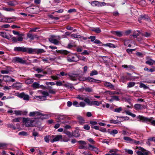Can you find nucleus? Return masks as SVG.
I'll use <instances>...</instances> for the list:
<instances>
[{"mask_svg":"<svg viewBox=\"0 0 155 155\" xmlns=\"http://www.w3.org/2000/svg\"><path fill=\"white\" fill-rule=\"evenodd\" d=\"M125 152L128 153V154H130L132 155L133 154V151L129 149H124Z\"/></svg>","mask_w":155,"mask_h":155,"instance_id":"nucleus-47","label":"nucleus"},{"mask_svg":"<svg viewBox=\"0 0 155 155\" xmlns=\"http://www.w3.org/2000/svg\"><path fill=\"white\" fill-rule=\"evenodd\" d=\"M61 76L59 74H58L56 75L52 76L51 77V78L54 80H58L60 78Z\"/></svg>","mask_w":155,"mask_h":155,"instance_id":"nucleus-42","label":"nucleus"},{"mask_svg":"<svg viewBox=\"0 0 155 155\" xmlns=\"http://www.w3.org/2000/svg\"><path fill=\"white\" fill-rule=\"evenodd\" d=\"M77 142L79 143V144L81 145H85L86 144L85 142L83 140H79Z\"/></svg>","mask_w":155,"mask_h":155,"instance_id":"nucleus-57","label":"nucleus"},{"mask_svg":"<svg viewBox=\"0 0 155 155\" xmlns=\"http://www.w3.org/2000/svg\"><path fill=\"white\" fill-rule=\"evenodd\" d=\"M88 140L90 143L92 144H94L95 143V141L93 140V139L91 138H89L88 139Z\"/></svg>","mask_w":155,"mask_h":155,"instance_id":"nucleus-60","label":"nucleus"},{"mask_svg":"<svg viewBox=\"0 0 155 155\" xmlns=\"http://www.w3.org/2000/svg\"><path fill=\"white\" fill-rule=\"evenodd\" d=\"M80 136V134L79 132L77 130H75L71 134L70 132H68V137H79Z\"/></svg>","mask_w":155,"mask_h":155,"instance_id":"nucleus-17","label":"nucleus"},{"mask_svg":"<svg viewBox=\"0 0 155 155\" xmlns=\"http://www.w3.org/2000/svg\"><path fill=\"white\" fill-rule=\"evenodd\" d=\"M48 89V92L49 93L53 94H55L56 91L55 90L52 89L51 87H49Z\"/></svg>","mask_w":155,"mask_h":155,"instance_id":"nucleus-31","label":"nucleus"},{"mask_svg":"<svg viewBox=\"0 0 155 155\" xmlns=\"http://www.w3.org/2000/svg\"><path fill=\"white\" fill-rule=\"evenodd\" d=\"M3 10L6 11L8 12H12L15 11V9H14L11 8H7L4 7L3 8Z\"/></svg>","mask_w":155,"mask_h":155,"instance_id":"nucleus-45","label":"nucleus"},{"mask_svg":"<svg viewBox=\"0 0 155 155\" xmlns=\"http://www.w3.org/2000/svg\"><path fill=\"white\" fill-rule=\"evenodd\" d=\"M78 60L79 58L76 55L73 54H68L69 61L76 62Z\"/></svg>","mask_w":155,"mask_h":155,"instance_id":"nucleus-11","label":"nucleus"},{"mask_svg":"<svg viewBox=\"0 0 155 155\" xmlns=\"http://www.w3.org/2000/svg\"><path fill=\"white\" fill-rule=\"evenodd\" d=\"M100 2L97 1H94L92 2L91 3V4L93 6H100Z\"/></svg>","mask_w":155,"mask_h":155,"instance_id":"nucleus-30","label":"nucleus"},{"mask_svg":"<svg viewBox=\"0 0 155 155\" xmlns=\"http://www.w3.org/2000/svg\"><path fill=\"white\" fill-rule=\"evenodd\" d=\"M83 127H84V129L87 130H89L90 128V126H89L87 124H85V125H84Z\"/></svg>","mask_w":155,"mask_h":155,"instance_id":"nucleus-63","label":"nucleus"},{"mask_svg":"<svg viewBox=\"0 0 155 155\" xmlns=\"http://www.w3.org/2000/svg\"><path fill=\"white\" fill-rule=\"evenodd\" d=\"M7 4L11 6H15L18 4V2L16 0L10 1L7 2Z\"/></svg>","mask_w":155,"mask_h":155,"instance_id":"nucleus-23","label":"nucleus"},{"mask_svg":"<svg viewBox=\"0 0 155 155\" xmlns=\"http://www.w3.org/2000/svg\"><path fill=\"white\" fill-rule=\"evenodd\" d=\"M30 48H26L24 47H14V51L15 52H25L30 54Z\"/></svg>","mask_w":155,"mask_h":155,"instance_id":"nucleus-1","label":"nucleus"},{"mask_svg":"<svg viewBox=\"0 0 155 155\" xmlns=\"http://www.w3.org/2000/svg\"><path fill=\"white\" fill-rule=\"evenodd\" d=\"M18 36L17 37H12V41L15 43H17L18 42L22 41L23 40V35L21 34Z\"/></svg>","mask_w":155,"mask_h":155,"instance_id":"nucleus-10","label":"nucleus"},{"mask_svg":"<svg viewBox=\"0 0 155 155\" xmlns=\"http://www.w3.org/2000/svg\"><path fill=\"white\" fill-rule=\"evenodd\" d=\"M142 35L146 37H149L151 35V34L150 33L146 32L144 34H142Z\"/></svg>","mask_w":155,"mask_h":155,"instance_id":"nucleus-54","label":"nucleus"},{"mask_svg":"<svg viewBox=\"0 0 155 155\" xmlns=\"http://www.w3.org/2000/svg\"><path fill=\"white\" fill-rule=\"evenodd\" d=\"M91 31L97 33H99L101 32V30L99 28H94L91 29Z\"/></svg>","mask_w":155,"mask_h":155,"instance_id":"nucleus-33","label":"nucleus"},{"mask_svg":"<svg viewBox=\"0 0 155 155\" xmlns=\"http://www.w3.org/2000/svg\"><path fill=\"white\" fill-rule=\"evenodd\" d=\"M0 35L3 38L7 39H9L8 36L7 35L6 33L4 32H0Z\"/></svg>","mask_w":155,"mask_h":155,"instance_id":"nucleus-34","label":"nucleus"},{"mask_svg":"<svg viewBox=\"0 0 155 155\" xmlns=\"http://www.w3.org/2000/svg\"><path fill=\"white\" fill-rule=\"evenodd\" d=\"M131 74L129 73H128L127 75L125 77L126 79L129 80H133V77L130 76Z\"/></svg>","mask_w":155,"mask_h":155,"instance_id":"nucleus-43","label":"nucleus"},{"mask_svg":"<svg viewBox=\"0 0 155 155\" xmlns=\"http://www.w3.org/2000/svg\"><path fill=\"white\" fill-rule=\"evenodd\" d=\"M29 116L31 117H37V118H40L42 116H44V114L38 111H35L30 112Z\"/></svg>","mask_w":155,"mask_h":155,"instance_id":"nucleus-8","label":"nucleus"},{"mask_svg":"<svg viewBox=\"0 0 155 155\" xmlns=\"http://www.w3.org/2000/svg\"><path fill=\"white\" fill-rule=\"evenodd\" d=\"M76 98L81 100H84V96L83 95H78L77 96Z\"/></svg>","mask_w":155,"mask_h":155,"instance_id":"nucleus-55","label":"nucleus"},{"mask_svg":"<svg viewBox=\"0 0 155 155\" xmlns=\"http://www.w3.org/2000/svg\"><path fill=\"white\" fill-rule=\"evenodd\" d=\"M146 2L144 0H142L139 2V4L142 6H144L146 5Z\"/></svg>","mask_w":155,"mask_h":155,"instance_id":"nucleus-56","label":"nucleus"},{"mask_svg":"<svg viewBox=\"0 0 155 155\" xmlns=\"http://www.w3.org/2000/svg\"><path fill=\"white\" fill-rule=\"evenodd\" d=\"M88 39H91V41H93L95 40L96 37L94 36H91L88 37Z\"/></svg>","mask_w":155,"mask_h":155,"instance_id":"nucleus-59","label":"nucleus"},{"mask_svg":"<svg viewBox=\"0 0 155 155\" xmlns=\"http://www.w3.org/2000/svg\"><path fill=\"white\" fill-rule=\"evenodd\" d=\"M77 119L78 120L79 123L82 125L85 123V121L84 118L81 116H78L77 117Z\"/></svg>","mask_w":155,"mask_h":155,"instance_id":"nucleus-26","label":"nucleus"},{"mask_svg":"<svg viewBox=\"0 0 155 155\" xmlns=\"http://www.w3.org/2000/svg\"><path fill=\"white\" fill-rule=\"evenodd\" d=\"M101 104V102H98L97 101H91V103L90 106L92 105H97L98 106Z\"/></svg>","mask_w":155,"mask_h":155,"instance_id":"nucleus-29","label":"nucleus"},{"mask_svg":"<svg viewBox=\"0 0 155 155\" xmlns=\"http://www.w3.org/2000/svg\"><path fill=\"white\" fill-rule=\"evenodd\" d=\"M137 148L139 150L136 152L137 155H148L149 151L140 147H137Z\"/></svg>","mask_w":155,"mask_h":155,"instance_id":"nucleus-5","label":"nucleus"},{"mask_svg":"<svg viewBox=\"0 0 155 155\" xmlns=\"http://www.w3.org/2000/svg\"><path fill=\"white\" fill-rule=\"evenodd\" d=\"M51 137L53 139L51 140V142L52 143H53L54 142L58 141L60 139H62V136L61 135H52Z\"/></svg>","mask_w":155,"mask_h":155,"instance_id":"nucleus-14","label":"nucleus"},{"mask_svg":"<svg viewBox=\"0 0 155 155\" xmlns=\"http://www.w3.org/2000/svg\"><path fill=\"white\" fill-rule=\"evenodd\" d=\"M76 45L75 42H73L68 44V48H71L72 47H75Z\"/></svg>","mask_w":155,"mask_h":155,"instance_id":"nucleus-39","label":"nucleus"},{"mask_svg":"<svg viewBox=\"0 0 155 155\" xmlns=\"http://www.w3.org/2000/svg\"><path fill=\"white\" fill-rule=\"evenodd\" d=\"M104 85L105 86L110 88L111 89H114V86L110 82H105L104 83Z\"/></svg>","mask_w":155,"mask_h":155,"instance_id":"nucleus-21","label":"nucleus"},{"mask_svg":"<svg viewBox=\"0 0 155 155\" xmlns=\"http://www.w3.org/2000/svg\"><path fill=\"white\" fill-rule=\"evenodd\" d=\"M42 94L45 95L44 96H49V94L48 92L45 91H42L41 92Z\"/></svg>","mask_w":155,"mask_h":155,"instance_id":"nucleus-62","label":"nucleus"},{"mask_svg":"<svg viewBox=\"0 0 155 155\" xmlns=\"http://www.w3.org/2000/svg\"><path fill=\"white\" fill-rule=\"evenodd\" d=\"M140 20H143L147 21H149L150 20L149 17L146 15H141L138 18V21L140 23H142V21H140Z\"/></svg>","mask_w":155,"mask_h":155,"instance_id":"nucleus-18","label":"nucleus"},{"mask_svg":"<svg viewBox=\"0 0 155 155\" xmlns=\"http://www.w3.org/2000/svg\"><path fill=\"white\" fill-rule=\"evenodd\" d=\"M84 101L88 105L90 106L91 103V101L88 98H85L84 100Z\"/></svg>","mask_w":155,"mask_h":155,"instance_id":"nucleus-49","label":"nucleus"},{"mask_svg":"<svg viewBox=\"0 0 155 155\" xmlns=\"http://www.w3.org/2000/svg\"><path fill=\"white\" fill-rule=\"evenodd\" d=\"M8 127L12 128L13 130H15L16 129V128L12 124H8Z\"/></svg>","mask_w":155,"mask_h":155,"instance_id":"nucleus-58","label":"nucleus"},{"mask_svg":"<svg viewBox=\"0 0 155 155\" xmlns=\"http://www.w3.org/2000/svg\"><path fill=\"white\" fill-rule=\"evenodd\" d=\"M145 71H149L151 72L155 71V67H153L152 68L148 69L147 68H144Z\"/></svg>","mask_w":155,"mask_h":155,"instance_id":"nucleus-41","label":"nucleus"},{"mask_svg":"<svg viewBox=\"0 0 155 155\" xmlns=\"http://www.w3.org/2000/svg\"><path fill=\"white\" fill-rule=\"evenodd\" d=\"M138 118H139L140 120H142L143 121L150 122L152 125L155 126V120H152L153 119L152 117L148 118L144 117L143 116H139L138 117Z\"/></svg>","mask_w":155,"mask_h":155,"instance_id":"nucleus-3","label":"nucleus"},{"mask_svg":"<svg viewBox=\"0 0 155 155\" xmlns=\"http://www.w3.org/2000/svg\"><path fill=\"white\" fill-rule=\"evenodd\" d=\"M112 34L117 37H120L123 35L122 32L119 31H111Z\"/></svg>","mask_w":155,"mask_h":155,"instance_id":"nucleus-20","label":"nucleus"},{"mask_svg":"<svg viewBox=\"0 0 155 155\" xmlns=\"http://www.w3.org/2000/svg\"><path fill=\"white\" fill-rule=\"evenodd\" d=\"M22 121L26 127H32L34 126L33 124L34 120H31L29 118L23 117Z\"/></svg>","mask_w":155,"mask_h":155,"instance_id":"nucleus-2","label":"nucleus"},{"mask_svg":"<svg viewBox=\"0 0 155 155\" xmlns=\"http://www.w3.org/2000/svg\"><path fill=\"white\" fill-rule=\"evenodd\" d=\"M140 88H143L145 89L148 88V87L145 85L144 84L142 83H140Z\"/></svg>","mask_w":155,"mask_h":155,"instance_id":"nucleus-48","label":"nucleus"},{"mask_svg":"<svg viewBox=\"0 0 155 155\" xmlns=\"http://www.w3.org/2000/svg\"><path fill=\"white\" fill-rule=\"evenodd\" d=\"M18 97L20 98H23L24 100L28 101L29 99V96L28 95L25 94V93L22 92L18 95Z\"/></svg>","mask_w":155,"mask_h":155,"instance_id":"nucleus-15","label":"nucleus"},{"mask_svg":"<svg viewBox=\"0 0 155 155\" xmlns=\"http://www.w3.org/2000/svg\"><path fill=\"white\" fill-rule=\"evenodd\" d=\"M16 19V18L15 17H13L9 18H5L6 21V22H12L15 21Z\"/></svg>","mask_w":155,"mask_h":155,"instance_id":"nucleus-24","label":"nucleus"},{"mask_svg":"<svg viewBox=\"0 0 155 155\" xmlns=\"http://www.w3.org/2000/svg\"><path fill=\"white\" fill-rule=\"evenodd\" d=\"M60 39V37L59 36L56 37L52 36L49 38V41L50 42L55 45H58L59 43Z\"/></svg>","mask_w":155,"mask_h":155,"instance_id":"nucleus-6","label":"nucleus"},{"mask_svg":"<svg viewBox=\"0 0 155 155\" xmlns=\"http://www.w3.org/2000/svg\"><path fill=\"white\" fill-rule=\"evenodd\" d=\"M125 112L127 114L130 115L132 117H135L136 116L135 114H133L130 112L129 110L125 111Z\"/></svg>","mask_w":155,"mask_h":155,"instance_id":"nucleus-40","label":"nucleus"},{"mask_svg":"<svg viewBox=\"0 0 155 155\" xmlns=\"http://www.w3.org/2000/svg\"><path fill=\"white\" fill-rule=\"evenodd\" d=\"M37 7L35 6H33L32 7L31 6L27 7L26 8V11L29 13L31 14H35L36 13V9Z\"/></svg>","mask_w":155,"mask_h":155,"instance_id":"nucleus-13","label":"nucleus"},{"mask_svg":"<svg viewBox=\"0 0 155 155\" xmlns=\"http://www.w3.org/2000/svg\"><path fill=\"white\" fill-rule=\"evenodd\" d=\"M12 61L14 63L24 64H26V60L19 57H16L13 58Z\"/></svg>","mask_w":155,"mask_h":155,"instance_id":"nucleus-4","label":"nucleus"},{"mask_svg":"<svg viewBox=\"0 0 155 155\" xmlns=\"http://www.w3.org/2000/svg\"><path fill=\"white\" fill-rule=\"evenodd\" d=\"M27 133L25 131H21L18 133L19 135H22L23 136H26L27 135Z\"/></svg>","mask_w":155,"mask_h":155,"instance_id":"nucleus-64","label":"nucleus"},{"mask_svg":"<svg viewBox=\"0 0 155 155\" xmlns=\"http://www.w3.org/2000/svg\"><path fill=\"white\" fill-rule=\"evenodd\" d=\"M27 37L31 40H33L35 38L34 36L31 34L28 33L27 34Z\"/></svg>","mask_w":155,"mask_h":155,"instance_id":"nucleus-52","label":"nucleus"},{"mask_svg":"<svg viewBox=\"0 0 155 155\" xmlns=\"http://www.w3.org/2000/svg\"><path fill=\"white\" fill-rule=\"evenodd\" d=\"M98 74V72L97 71L94 70L92 71L90 74L91 76H93L94 75H97Z\"/></svg>","mask_w":155,"mask_h":155,"instance_id":"nucleus-50","label":"nucleus"},{"mask_svg":"<svg viewBox=\"0 0 155 155\" xmlns=\"http://www.w3.org/2000/svg\"><path fill=\"white\" fill-rule=\"evenodd\" d=\"M33 81H34L32 79L28 78L25 80V83L27 84H32Z\"/></svg>","mask_w":155,"mask_h":155,"instance_id":"nucleus-36","label":"nucleus"},{"mask_svg":"<svg viewBox=\"0 0 155 155\" xmlns=\"http://www.w3.org/2000/svg\"><path fill=\"white\" fill-rule=\"evenodd\" d=\"M135 83L134 82H130L127 83V88H130L134 87L135 85Z\"/></svg>","mask_w":155,"mask_h":155,"instance_id":"nucleus-38","label":"nucleus"},{"mask_svg":"<svg viewBox=\"0 0 155 155\" xmlns=\"http://www.w3.org/2000/svg\"><path fill=\"white\" fill-rule=\"evenodd\" d=\"M105 93L109 94L110 95L122 94V93H120L116 91H105Z\"/></svg>","mask_w":155,"mask_h":155,"instance_id":"nucleus-25","label":"nucleus"},{"mask_svg":"<svg viewBox=\"0 0 155 155\" xmlns=\"http://www.w3.org/2000/svg\"><path fill=\"white\" fill-rule=\"evenodd\" d=\"M31 87H33L34 89H36L39 88L40 87V85L37 82L34 83L32 85Z\"/></svg>","mask_w":155,"mask_h":155,"instance_id":"nucleus-28","label":"nucleus"},{"mask_svg":"<svg viewBox=\"0 0 155 155\" xmlns=\"http://www.w3.org/2000/svg\"><path fill=\"white\" fill-rule=\"evenodd\" d=\"M8 144L6 143H0V147L2 149H4L7 148Z\"/></svg>","mask_w":155,"mask_h":155,"instance_id":"nucleus-37","label":"nucleus"},{"mask_svg":"<svg viewBox=\"0 0 155 155\" xmlns=\"http://www.w3.org/2000/svg\"><path fill=\"white\" fill-rule=\"evenodd\" d=\"M67 118L63 115H59L58 116L57 119V121L61 123H65L67 122L66 119Z\"/></svg>","mask_w":155,"mask_h":155,"instance_id":"nucleus-12","label":"nucleus"},{"mask_svg":"<svg viewBox=\"0 0 155 155\" xmlns=\"http://www.w3.org/2000/svg\"><path fill=\"white\" fill-rule=\"evenodd\" d=\"M68 78H70L72 81H76L78 79L80 81H84L86 80V78L83 77H80L78 78H77V77L79 76L78 74H74L72 75H68Z\"/></svg>","mask_w":155,"mask_h":155,"instance_id":"nucleus-7","label":"nucleus"},{"mask_svg":"<svg viewBox=\"0 0 155 155\" xmlns=\"http://www.w3.org/2000/svg\"><path fill=\"white\" fill-rule=\"evenodd\" d=\"M88 145V149L90 150H93L95 152H98V149L96 147L90 144H89Z\"/></svg>","mask_w":155,"mask_h":155,"instance_id":"nucleus-22","label":"nucleus"},{"mask_svg":"<svg viewBox=\"0 0 155 155\" xmlns=\"http://www.w3.org/2000/svg\"><path fill=\"white\" fill-rule=\"evenodd\" d=\"M45 52L43 49H33L30 48V54H41Z\"/></svg>","mask_w":155,"mask_h":155,"instance_id":"nucleus-9","label":"nucleus"},{"mask_svg":"<svg viewBox=\"0 0 155 155\" xmlns=\"http://www.w3.org/2000/svg\"><path fill=\"white\" fill-rule=\"evenodd\" d=\"M127 142H129L131 143H133V139H132L128 137H124L123 138Z\"/></svg>","mask_w":155,"mask_h":155,"instance_id":"nucleus-27","label":"nucleus"},{"mask_svg":"<svg viewBox=\"0 0 155 155\" xmlns=\"http://www.w3.org/2000/svg\"><path fill=\"white\" fill-rule=\"evenodd\" d=\"M153 60L152 59H150L146 61V64L150 65H152L153 64Z\"/></svg>","mask_w":155,"mask_h":155,"instance_id":"nucleus-35","label":"nucleus"},{"mask_svg":"<svg viewBox=\"0 0 155 155\" xmlns=\"http://www.w3.org/2000/svg\"><path fill=\"white\" fill-rule=\"evenodd\" d=\"M85 91L88 92H91L92 91V89L90 87H87L84 89Z\"/></svg>","mask_w":155,"mask_h":155,"instance_id":"nucleus-61","label":"nucleus"},{"mask_svg":"<svg viewBox=\"0 0 155 155\" xmlns=\"http://www.w3.org/2000/svg\"><path fill=\"white\" fill-rule=\"evenodd\" d=\"M51 138V136L50 135H48L45 137L44 139L46 142L48 143L50 141V139Z\"/></svg>","mask_w":155,"mask_h":155,"instance_id":"nucleus-32","label":"nucleus"},{"mask_svg":"<svg viewBox=\"0 0 155 155\" xmlns=\"http://www.w3.org/2000/svg\"><path fill=\"white\" fill-rule=\"evenodd\" d=\"M70 36L75 38H81V36L76 34H71Z\"/></svg>","mask_w":155,"mask_h":155,"instance_id":"nucleus-46","label":"nucleus"},{"mask_svg":"<svg viewBox=\"0 0 155 155\" xmlns=\"http://www.w3.org/2000/svg\"><path fill=\"white\" fill-rule=\"evenodd\" d=\"M122 110V108L121 107H120L118 108L114 109V111L117 113H119Z\"/></svg>","mask_w":155,"mask_h":155,"instance_id":"nucleus-51","label":"nucleus"},{"mask_svg":"<svg viewBox=\"0 0 155 155\" xmlns=\"http://www.w3.org/2000/svg\"><path fill=\"white\" fill-rule=\"evenodd\" d=\"M3 77L4 80L6 82L11 81L13 82L15 81V80L14 79L12 78L11 77L8 75H4Z\"/></svg>","mask_w":155,"mask_h":155,"instance_id":"nucleus-19","label":"nucleus"},{"mask_svg":"<svg viewBox=\"0 0 155 155\" xmlns=\"http://www.w3.org/2000/svg\"><path fill=\"white\" fill-rule=\"evenodd\" d=\"M37 98H38L41 101L45 100L46 99V97L45 96H37Z\"/></svg>","mask_w":155,"mask_h":155,"instance_id":"nucleus-53","label":"nucleus"},{"mask_svg":"<svg viewBox=\"0 0 155 155\" xmlns=\"http://www.w3.org/2000/svg\"><path fill=\"white\" fill-rule=\"evenodd\" d=\"M21 119V117L16 118L12 120V122H19L20 120Z\"/></svg>","mask_w":155,"mask_h":155,"instance_id":"nucleus-44","label":"nucleus"},{"mask_svg":"<svg viewBox=\"0 0 155 155\" xmlns=\"http://www.w3.org/2000/svg\"><path fill=\"white\" fill-rule=\"evenodd\" d=\"M134 109L137 110H139L143 109H145L146 108V106L140 104H136L134 105Z\"/></svg>","mask_w":155,"mask_h":155,"instance_id":"nucleus-16","label":"nucleus"}]
</instances>
